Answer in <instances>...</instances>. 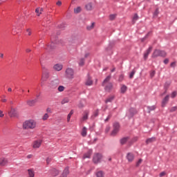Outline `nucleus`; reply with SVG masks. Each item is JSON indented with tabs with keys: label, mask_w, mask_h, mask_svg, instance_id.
Here are the masks:
<instances>
[{
	"label": "nucleus",
	"mask_w": 177,
	"mask_h": 177,
	"mask_svg": "<svg viewBox=\"0 0 177 177\" xmlns=\"http://www.w3.org/2000/svg\"><path fill=\"white\" fill-rule=\"evenodd\" d=\"M119 131L120 130H117L116 129H113V130L111 133V136H115V135H117V133H118Z\"/></svg>",
	"instance_id": "e433bc0d"
},
{
	"label": "nucleus",
	"mask_w": 177,
	"mask_h": 177,
	"mask_svg": "<svg viewBox=\"0 0 177 177\" xmlns=\"http://www.w3.org/2000/svg\"><path fill=\"white\" fill-rule=\"evenodd\" d=\"M41 143H42V141H41V140L35 141L34 143H33V148L34 149L39 148Z\"/></svg>",
	"instance_id": "4468645a"
},
{
	"label": "nucleus",
	"mask_w": 177,
	"mask_h": 177,
	"mask_svg": "<svg viewBox=\"0 0 177 177\" xmlns=\"http://www.w3.org/2000/svg\"><path fill=\"white\" fill-rule=\"evenodd\" d=\"M72 114H74V111H71V112L68 113V116H67V121H68V122H70V120H71V118Z\"/></svg>",
	"instance_id": "a19ab883"
},
{
	"label": "nucleus",
	"mask_w": 177,
	"mask_h": 177,
	"mask_svg": "<svg viewBox=\"0 0 177 177\" xmlns=\"http://www.w3.org/2000/svg\"><path fill=\"white\" fill-rule=\"evenodd\" d=\"M127 89H128V88L127 87V86H125L124 84H123L120 88V92L121 93H125V92H127Z\"/></svg>",
	"instance_id": "2f4dec72"
},
{
	"label": "nucleus",
	"mask_w": 177,
	"mask_h": 177,
	"mask_svg": "<svg viewBox=\"0 0 177 177\" xmlns=\"http://www.w3.org/2000/svg\"><path fill=\"white\" fill-rule=\"evenodd\" d=\"M84 59H81L80 62H79V66H84Z\"/></svg>",
	"instance_id": "6e6d98bb"
},
{
	"label": "nucleus",
	"mask_w": 177,
	"mask_h": 177,
	"mask_svg": "<svg viewBox=\"0 0 177 177\" xmlns=\"http://www.w3.org/2000/svg\"><path fill=\"white\" fill-rule=\"evenodd\" d=\"M154 75H156V71H152L150 73V77H151V78H153V77H154Z\"/></svg>",
	"instance_id": "603ef678"
},
{
	"label": "nucleus",
	"mask_w": 177,
	"mask_h": 177,
	"mask_svg": "<svg viewBox=\"0 0 177 177\" xmlns=\"http://www.w3.org/2000/svg\"><path fill=\"white\" fill-rule=\"evenodd\" d=\"M94 27H95V22H93V23L91 24V25L88 26L86 27V28H87V30H91L93 29Z\"/></svg>",
	"instance_id": "79ce46f5"
},
{
	"label": "nucleus",
	"mask_w": 177,
	"mask_h": 177,
	"mask_svg": "<svg viewBox=\"0 0 177 177\" xmlns=\"http://www.w3.org/2000/svg\"><path fill=\"white\" fill-rule=\"evenodd\" d=\"M176 110H177V107L176 106H173V107L171 108L170 111L171 113H173V111H176Z\"/></svg>",
	"instance_id": "5fc2aeb1"
},
{
	"label": "nucleus",
	"mask_w": 177,
	"mask_h": 177,
	"mask_svg": "<svg viewBox=\"0 0 177 177\" xmlns=\"http://www.w3.org/2000/svg\"><path fill=\"white\" fill-rule=\"evenodd\" d=\"M93 151L92 149H89L86 153L83 156V159L85 160V158H91V156H92Z\"/></svg>",
	"instance_id": "ddd939ff"
},
{
	"label": "nucleus",
	"mask_w": 177,
	"mask_h": 177,
	"mask_svg": "<svg viewBox=\"0 0 177 177\" xmlns=\"http://www.w3.org/2000/svg\"><path fill=\"white\" fill-rule=\"evenodd\" d=\"M129 137H124L123 138L120 139V142L122 145H125L127 142H128Z\"/></svg>",
	"instance_id": "a878e982"
},
{
	"label": "nucleus",
	"mask_w": 177,
	"mask_h": 177,
	"mask_svg": "<svg viewBox=\"0 0 177 177\" xmlns=\"http://www.w3.org/2000/svg\"><path fill=\"white\" fill-rule=\"evenodd\" d=\"M113 129H117L118 131H120V123L118 122L113 123Z\"/></svg>",
	"instance_id": "f704fd0d"
},
{
	"label": "nucleus",
	"mask_w": 177,
	"mask_h": 177,
	"mask_svg": "<svg viewBox=\"0 0 177 177\" xmlns=\"http://www.w3.org/2000/svg\"><path fill=\"white\" fill-rule=\"evenodd\" d=\"M136 113V110L133 108H131L129 110V117H133V115H135V114Z\"/></svg>",
	"instance_id": "b1692460"
},
{
	"label": "nucleus",
	"mask_w": 177,
	"mask_h": 177,
	"mask_svg": "<svg viewBox=\"0 0 177 177\" xmlns=\"http://www.w3.org/2000/svg\"><path fill=\"white\" fill-rule=\"evenodd\" d=\"M163 62H164L165 64H168V63H169V59H165L163 61Z\"/></svg>",
	"instance_id": "bf43d9fd"
},
{
	"label": "nucleus",
	"mask_w": 177,
	"mask_h": 177,
	"mask_svg": "<svg viewBox=\"0 0 177 177\" xmlns=\"http://www.w3.org/2000/svg\"><path fill=\"white\" fill-rule=\"evenodd\" d=\"M118 81H119V82H122V81H124V75L123 74H122L119 76Z\"/></svg>",
	"instance_id": "49530a36"
},
{
	"label": "nucleus",
	"mask_w": 177,
	"mask_h": 177,
	"mask_svg": "<svg viewBox=\"0 0 177 177\" xmlns=\"http://www.w3.org/2000/svg\"><path fill=\"white\" fill-rule=\"evenodd\" d=\"M77 107H79V109H84V102L82 100H81L78 105H77Z\"/></svg>",
	"instance_id": "ea45409f"
},
{
	"label": "nucleus",
	"mask_w": 177,
	"mask_h": 177,
	"mask_svg": "<svg viewBox=\"0 0 177 177\" xmlns=\"http://www.w3.org/2000/svg\"><path fill=\"white\" fill-rule=\"evenodd\" d=\"M85 9L86 10H92L93 9V6H92V3H88L85 5Z\"/></svg>",
	"instance_id": "393cba45"
},
{
	"label": "nucleus",
	"mask_w": 177,
	"mask_h": 177,
	"mask_svg": "<svg viewBox=\"0 0 177 177\" xmlns=\"http://www.w3.org/2000/svg\"><path fill=\"white\" fill-rule=\"evenodd\" d=\"M59 81L57 79H55L53 81H51L50 84V88H52V89H56L57 86H59Z\"/></svg>",
	"instance_id": "39448f33"
},
{
	"label": "nucleus",
	"mask_w": 177,
	"mask_h": 177,
	"mask_svg": "<svg viewBox=\"0 0 177 177\" xmlns=\"http://www.w3.org/2000/svg\"><path fill=\"white\" fill-rule=\"evenodd\" d=\"M158 15V9H156L153 13V16H157Z\"/></svg>",
	"instance_id": "680f3d73"
},
{
	"label": "nucleus",
	"mask_w": 177,
	"mask_h": 177,
	"mask_svg": "<svg viewBox=\"0 0 177 177\" xmlns=\"http://www.w3.org/2000/svg\"><path fill=\"white\" fill-rule=\"evenodd\" d=\"M103 161V154L100 153H95L93 156V162L95 165H97V164H100Z\"/></svg>",
	"instance_id": "7ed1b4c3"
},
{
	"label": "nucleus",
	"mask_w": 177,
	"mask_h": 177,
	"mask_svg": "<svg viewBox=\"0 0 177 177\" xmlns=\"http://www.w3.org/2000/svg\"><path fill=\"white\" fill-rule=\"evenodd\" d=\"M169 100V95H167L163 98L162 101V107H165V104L168 103Z\"/></svg>",
	"instance_id": "2eb2a0df"
},
{
	"label": "nucleus",
	"mask_w": 177,
	"mask_h": 177,
	"mask_svg": "<svg viewBox=\"0 0 177 177\" xmlns=\"http://www.w3.org/2000/svg\"><path fill=\"white\" fill-rule=\"evenodd\" d=\"M138 19L139 16H138V14H135L132 19L133 24H135V23H136V21L138 20Z\"/></svg>",
	"instance_id": "72a5a7b5"
},
{
	"label": "nucleus",
	"mask_w": 177,
	"mask_h": 177,
	"mask_svg": "<svg viewBox=\"0 0 177 177\" xmlns=\"http://www.w3.org/2000/svg\"><path fill=\"white\" fill-rule=\"evenodd\" d=\"M109 131H110V127H106V128L105 129L106 133H107L109 132Z\"/></svg>",
	"instance_id": "69168bd1"
},
{
	"label": "nucleus",
	"mask_w": 177,
	"mask_h": 177,
	"mask_svg": "<svg viewBox=\"0 0 177 177\" xmlns=\"http://www.w3.org/2000/svg\"><path fill=\"white\" fill-rule=\"evenodd\" d=\"M160 57V50H155L152 54V57L153 59H156V57Z\"/></svg>",
	"instance_id": "aec40b11"
},
{
	"label": "nucleus",
	"mask_w": 177,
	"mask_h": 177,
	"mask_svg": "<svg viewBox=\"0 0 177 177\" xmlns=\"http://www.w3.org/2000/svg\"><path fill=\"white\" fill-rule=\"evenodd\" d=\"M50 161H52V158H47L46 162H47L48 165L50 164Z\"/></svg>",
	"instance_id": "4d7b16f0"
},
{
	"label": "nucleus",
	"mask_w": 177,
	"mask_h": 177,
	"mask_svg": "<svg viewBox=\"0 0 177 177\" xmlns=\"http://www.w3.org/2000/svg\"><path fill=\"white\" fill-rule=\"evenodd\" d=\"M147 37H149V33L146 35L145 37L141 39L142 42H143V41H145V39L147 38Z\"/></svg>",
	"instance_id": "338daca9"
},
{
	"label": "nucleus",
	"mask_w": 177,
	"mask_h": 177,
	"mask_svg": "<svg viewBox=\"0 0 177 177\" xmlns=\"http://www.w3.org/2000/svg\"><path fill=\"white\" fill-rule=\"evenodd\" d=\"M37 127V123L33 120H26L23 124L24 129H34Z\"/></svg>",
	"instance_id": "f257e3e1"
},
{
	"label": "nucleus",
	"mask_w": 177,
	"mask_h": 177,
	"mask_svg": "<svg viewBox=\"0 0 177 177\" xmlns=\"http://www.w3.org/2000/svg\"><path fill=\"white\" fill-rule=\"evenodd\" d=\"M93 81H92V79L91 78L89 75H88V77L86 81L85 85H86L87 86H91V85H93Z\"/></svg>",
	"instance_id": "dca6fc26"
},
{
	"label": "nucleus",
	"mask_w": 177,
	"mask_h": 177,
	"mask_svg": "<svg viewBox=\"0 0 177 177\" xmlns=\"http://www.w3.org/2000/svg\"><path fill=\"white\" fill-rule=\"evenodd\" d=\"M55 44H57V37L55 36V34H52L51 43L50 45L47 46V48H46L47 50H48V52L53 50V49L56 48Z\"/></svg>",
	"instance_id": "f03ea898"
},
{
	"label": "nucleus",
	"mask_w": 177,
	"mask_h": 177,
	"mask_svg": "<svg viewBox=\"0 0 177 177\" xmlns=\"http://www.w3.org/2000/svg\"><path fill=\"white\" fill-rule=\"evenodd\" d=\"M28 177H34L35 176V173L34 172V169H28Z\"/></svg>",
	"instance_id": "4be33fe9"
},
{
	"label": "nucleus",
	"mask_w": 177,
	"mask_h": 177,
	"mask_svg": "<svg viewBox=\"0 0 177 177\" xmlns=\"http://www.w3.org/2000/svg\"><path fill=\"white\" fill-rule=\"evenodd\" d=\"M42 12H44L43 8H37L35 9V13H37V16H41L42 15Z\"/></svg>",
	"instance_id": "6ab92c4d"
},
{
	"label": "nucleus",
	"mask_w": 177,
	"mask_h": 177,
	"mask_svg": "<svg viewBox=\"0 0 177 177\" xmlns=\"http://www.w3.org/2000/svg\"><path fill=\"white\" fill-rule=\"evenodd\" d=\"M113 115V113L110 112L109 115L107 116V118L104 120L105 122H107L110 118H111V116Z\"/></svg>",
	"instance_id": "a18cd8bd"
},
{
	"label": "nucleus",
	"mask_w": 177,
	"mask_h": 177,
	"mask_svg": "<svg viewBox=\"0 0 177 177\" xmlns=\"http://www.w3.org/2000/svg\"><path fill=\"white\" fill-rule=\"evenodd\" d=\"M156 140H157L156 137H152L150 138H147L145 141V143L146 145H150V143H153V142H156Z\"/></svg>",
	"instance_id": "f3484780"
},
{
	"label": "nucleus",
	"mask_w": 177,
	"mask_h": 177,
	"mask_svg": "<svg viewBox=\"0 0 177 177\" xmlns=\"http://www.w3.org/2000/svg\"><path fill=\"white\" fill-rule=\"evenodd\" d=\"M49 173L50 175H51V176L55 177L57 176V175H59V170L55 168H52L51 169L49 170Z\"/></svg>",
	"instance_id": "6e6552de"
},
{
	"label": "nucleus",
	"mask_w": 177,
	"mask_h": 177,
	"mask_svg": "<svg viewBox=\"0 0 177 177\" xmlns=\"http://www.w3.org/2000/svg\"><path fill=\"white\" fill-rule=\"evenodd\" d=\"M99 115V109H97L94 111L93 117H97Z\"/></svg>",
	"instance_id": "09e8293b"
},
{
	"label": "nucleus",
	"mask_w": 177,
	"mask_h": 177,
	"mask_svg": "<svg viewBox=\"0 0 177 177\" xmlns=\"http://www.w3.org/2000/svg\"><path fill=\"white\" fill-rule=\"evenodd\" d=\"M160 176L162 177V176H165V171H162L160 174Z\"/></svg>",
	"instance_id": "0e129e2a"
},
{
	"label": "nucleus",
	"mask_w": 177,
	"mask_h": 177,
	"mask_svg": "<svg viewBox=\"0 0 177 177\" xmlns=\"http://www.w3.org/2000/svg\"><path fill=\"white\" fill-rule=\"evenodd\" d=\"M26 32H28V35H31V30L30 28H28Z\"/></svg>",
	"instance_id": "052dcab7"
},
{
	"label": "nucleus",
	"mask_w": 177,
	"mask_h": 177,
	"mask_svg": "<svg viewBox=\"0 0 177 177\" xmlns=\"http://www.w3.org/2000/svg\"><path fill=\"white\" fill-rule=\"evenodd\" d=\"M176 95H177V92L173 91L171 94V99H175V97H176Z\"/></svg>",
	"instance_id": "c03bdc74"
},
{
	"label": "nucleus",
	"mask_w": 177,
	"mask_h": 177,
	"mask_svg": "<svg viewBox=\"0 0 177 177\" xmlns=\"http://www.w3.org/2000/svg\"><path fill=\"white\" fill-rule=\"evenodd\" d=\"M110 80H111V76L109 75L107 76L104 80L102 82V86H104V85H106V84H107V82H110Z\"/></svg>",
	"instance_id": "412c9836"
},
{
	"label": "nucleus",
	"mask_w": 177,
	"mask_h": 177,
	"mask_svg": "<svg viewBox=\"0 0 177 177\" xmlns=\"http://www.w3.org/2000/svg\"><path fill=\"white\" fill-rule=\"evenodd\" d=\"M68 102H70V99H68V97H65L62 100L61 104H66V103H68Z\"/></svg>",
	"instance_id": "c9c22d12"
},
{
	"label": "nucleus",
	"mask_w": 177,
	"mask_h": 177,
	"mask_svg": "<svg viewBox=\"0 0 177 177\" xmlns=\"http://www.w3.org/2000/svg\"><path fill=\"white\" fill-rule=\"evenodd\" d=\"M109 19L110 20H114L115 19V15H111Z\"/></svg>",
	"instance_id": "864d4df0"
},
{
	"label": "nucleus",
	"mask_w": 177,
	"mask_h": 177,
	"mask_svg": "<svg viewBox=\"0 0 177 177\" xmlns=\"http://www.w3.org/2000/svg\"><path fill=\"white\" fill-rule=\"evenodd\" d=\"M95 176L97 177H104V172L103 171L100 170L97 172H95Z\"/></svg>",
	"instance_id": "cd10ccee"
},
{
	"label": "nucleus",
	"mask_w": 177,
	"mask_h": 177,
	"mask_svg": "<svg viewBox=\"0 0 177 177\" xmlns=\"http://www.w3.org/2000/svg\"><path fill=\"white\" fill-rule=\"evenodd\" d=\"M26 51L27 52V53H29V52H30V51H31V49H30V48H27V49L26 50Z\"/></svg>",
	"instance_id": "774afa93"
},
{
	"label": "nucleus",
	"mask_w": 177,
	"mask_h": 177,
	"mask_svg": "<svg viewBox=\"0 0 177 177\" xmlns=\"http://www.w3.org/2000/svg\"><path fill=\"white\" fill-rule=\"evenodd\" d=\"M58 27H59V28H60L61 30H63V28H66V24H64V23L61 24Z\"/></svg>",
	"instance_id": "de8ad7c7"
},
{
	"label": "nucleus",
	"mask_w": 177,
	"mask_h": 177,
	"mask_svg": "<svg viewBox=\"0 0 177 177\" xmlns=\"http://www.w3.org/2000/svg\"><path fill=\"white\" fill-rule=\"evenodd\" d=\"M53 69L55 71H61V70H63V65L62 64H56L54 65Z\"/></svg>",
	"instance_id": "f8f14e48"
},
{
	"label": "nucleus",
	"mask_w": 177,
	"mask_h": 177,
	"mask_svg": "<svg viewBox=\"0 0 177 177\" xmlns=\"http://www.w3.org/2000/svg\"><path fill=\"white\" fill-rule=\"evenodd\" d=\"M82 136L83 137L86 136V127H83L82 131Z\"/></svg>",
	"instance_id": "58836bf2"
},
{
	"label": "nucleus",
	"mask_w": 177,
	"mask_h": 177,
	"mask_svg": "<svg viewBox=\"0 0 177 177\" xmlns=\"http://www.w3.org/2000/svg\"><path fill=\"white\" fill-rule=\"evenodd\" d=\"M105 91L110 92L113 89V83L109 82L104 87Z\"/></svg>",
	"instance_id": "a211bd4d"
},
{
	"label": "nucleus",
	"mask_w": 177,
	"mask_h": 177,
	"mask_svg": "<svg viewBox=\"0 0 177 177\" xmlns=\"http://www.w3.org/2000/svg\"><path fill=\"white\" fill-rule=\"evenodd\" d=\"M37 102H38V98H35V100H29L26 102V104L30 107H33V106H35L37 104Z\"/></svg>",
	"instance_id": "0eeeda50"
},
{
	"label": "nucleus",
	"mask_w": 177,
	"mask_h": 177,
	"mask_svg": "<svg viewBox=\"0 0 177 177\" xmlns=\"http://www.w3.org/2000/svg\"><path fill=\"white\" fill-rule=\"evenodd\" d=\"M159 56L160 57H165V56H167V53L164 50H159Z\"/></svg>",
	"instance_id": "473e14b6"
},
{
	"label": "nucleus",
	"mask_w": 177,
	"mask_h": 177,
	"mask_svg": "<svg viewBox=\"0 0 177 177\" xmlns=\"http://www.w3.org/2000/svg\"><path fill=\"white\" fill-rule=\"evenodd\" d=\"M84 115L82 117V120L83 121H86V120L88 119V116L89 115V111L88 110L84 111Z\"/></svg>",
	"instance_id": "5701e85b"
},
{
	"label": "nucleus",
	"mask_w": 177,
	"mask_h": 177,
	"mask_svg": "<svg viewBox=\"0 0 177 177\" xmlns=\"http://www.w3.org/2000/svg\"><path fill=\"white\" fill-rule=\"evenodd\" d=\"M152 50H153V46H149V48L144 53L145 60H147V57H149V55H150Z\"/></svg>",
	"instance_id": "1a4fd4ad"
},
{
	"label": "nucleus",
	"mask_w": 177,
	"mask_h": 177,
	"mask_svg": "<svg viewBox=\"0 0 177 177\" xmlns=\"http://www.w3.org/2000/svg\"><path fill=\"white\" fill-rule=\"evenodd\" d=\"M8 163V160L5 158H1L0 159V165H1V167H3V165H6V164Z\"/></svg>",
	"instance_id": "c85d7f7f"
},
{
	"label": "nucleus",
	"mask_w": 177,
	"mask_h": 177,
	"mask_svg": "<svg viewBox=\"0 0 177 177\" xmlns=\"http://www.w3.org/2000/svg\"><path fill=\"white\" fill-rule=\"evenodd\" d=\"M56 5L57 6H62V2L60 1H58L57 3H56Z\"/></svg>",
	"instance_id": "e2e57ef3"
},
{
	"label": "nucleus",
	"mask_w": 177,
	"mask_h": 177,
	"mask_svg": "<svg viewBox=\"0 0 177 177\" xmlns=\"http://www.w3.org/2000/svg\"><path fill=\"white\" fill-rule=\"evenodd\" d=\"M65 77L68 80H73L74 78V69L71 68H66L65 71Z\"/></svg>",
	"instance_id": "20e7f679"
},
{
	"label": "nucleus",
	"mask_w": 177,
	"mask_h": 177,
	"mask_svg": "<svg viewBox=\"0 0 177 177\" xmlns=\"http://www.w3.org/2000/svg\"><path fill=\"white\" fill-rule=\"evenodd\" d=\"M115 97L114 95H111L109 97H108V99H106L105 100V103H111V102H113L114 100V98Z\"/></svg>",
	"instance_id": "bb28decb"
},
{
	"label": "nucleus",
	"mask_w": 177,
	"mask_h": 177,
	"mask_svg": "<svg viewBox=\"0 0 177 177\" xmlns=\"http://www.w3.org/2000/svg\"><path fill=\"white\" fill-rule=\"evenodd\" d=\"M143 160L142 159H139L138 161L136 162V167H139V165H140V164H142Z\"/></svg>",
	"instance_id": "8fccbe9b"
},
{
	"label": "nucleus",
	"mask_w": 177,
	"mask_h": 177,
	"mask_svg": "<svg viewBox=\"0 0 177 177\" xmlns=\"http://www.w3.org/2000/svg\"><path fill=\"white\" fill-rule=\"evenodd\" d=\"M48 78H49V72L48 71L43 72L41 81H43V82H45V81H46Z\"/></svg>",
	"instance_id": "9d476101"
},
{
	"label": "nucleus",
	"mask_w": 177,
	"mask_h": 177,
	"mask_svg": "<svg viewBox=\"0 0 177 177\" xmlns=\"http://www.w3.org/2000/svg\"><path fill=\"white\" fill-rule=\"evenodd\" d=\"M8 114L10 117H16L17 115V110H16V109L11 108Z\"/></svg>",
	"instance_id": "9b49d317"
},
{
	"label": "nucleus",
	"mask_w": 177,
	"mask_h": 177,
	"mask_svg": "<svg viewBox=\"0 0 177 177\" xmlns=\"http://www.w3.org/2000/svg\"><path fill=\"white\" fill-rule=\"evenodd\" d=\"M82 10V8L78 6L74 9V13H75L76 15H78V13H81Z\"/></svg>",
	"instance_id": "c756f323"
},
{
	"label": "nucleus",
	"mask_w": 177,
	"mask_h": 177,
	"mask_svg": "<svg viewBox=\"0 0 177 177\" xmlns=\"http://www.w3.org/2000/svg\"><path fill=\"white\" fill-rule=\"evenodd\" d=\"M147 109L148 110V113H150L151 111H154V110H156V106L153 105L151 106H147Z\"/></svg>",
	"instance_id": "7c9ffc66"
},
{
	"label": "nucleus",
	"mask_w": 177,
	"mask_h": 177,
	"mask_svg": "<svg viewBox=\"0 0 177 177\" xmlns=\"http://www.w3.org/2000/svg\"><path fill=\"white\" fill-rule=\"evenodd\" d=\"M136 73V71L135 69H133L132 71L129 74V78L130 79L133 78V76L135 75Z\"/></svg>",
	"instance_id": "4c0bfd02"
},
{
	"label": "nucleus",
	"mask_w": 177,
	"mask_h": 177,
	"mask_svg": "<svg viewBox=\"0 0 177 177\" xmlns=\"http://www.w3.org/2000/svg\"><path fill=\"white\" fill-rule=\"evenodd\" d=\"M126 158L129 162H132L135 160V155L132 152H129L127 154Z\"/></svg>",
	"instance_id": "423d86ee"
},
{
	"label": "nucleus",
	"mask_w": 177,
	"mask_h": 177,
	"mask_svg": "<svg viewBox=\"0 0 177 177\" xmlns=\"http://www.w3.org/2000/svg\"><path fill=\"white\" fill-rule=\"evenodd\" d=\"M49 118V115L48 113H45L42 118L43 121H46Z\"/></svg>",
	"instance_id": "37998d69"
},
{
	"label": "nucleus",
	"mask_w": 177,
	"mask_h": 177,
	"mask_svg": "<svg viewBox=\"0 0 177 177\" xmlns=\"http://www.w3.org/2000/svg\"><path fill=\"white\" fill-rule=\"evenodd\" d=\"M4 114H3V111H2L1 110H0V118H2L4 117Z\"/></svg>",
	"instance_id": "13d9d810"
},
{
	"label": "nucleus",
	"mask_w": 177,
	"mask_h": 177,
	"mask_svg": "<svg viewBox=\"0 0 177 177\" xmlns=\"http://www.w3.org/2000/svg\"><path fill=\"white\" fill-rule=\"evenodd\" d=\"M58 91L59 92H63V91H64V87L63 86H59L58 87Z\"/></svg>",
	"instance_id": "3c124183"
}]
</instances>
